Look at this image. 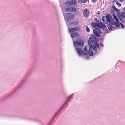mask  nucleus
Returning <instances> with one entry per match:
<instances>
[{"mask_svg":"<svg viewBox=\"0 0 125 125\" xmlns=\"http://www.w3.org/2000/svg\"><path fill=\"white\" fill-rule=\"evenodd\" d=\"M73 43L75 47H80L77 48L76 49V50L79 56H83V55H86L87 54L88 51L87 46H85L83 51L81 50L84 46V42L83 40L80 39L78 41H73Z\"/></svg>","mask_w":125,"mask_h":125,"instance_id":"1","label":"nucleus"},{"mask_svg":"<svg viewBox=\"0 0 125 125\" xmlns=\"http://www.w3.org/2000/svg\"><path fill=\"white\" fill-rule=\"evenodd\" d=\"M102 21L105 24H107L108 22L109 23H111L113 25L115 24V21L112 16L108 14L106 17L103 16L102 18Z\"/></svg>","mask_w":125,"mask_h":125,"instance_id":"2","label":"nucleus"},{"mask_svg":"<svg viewBox=\"0 0 125 125\" xmlns=\"http://www.w3.org/2000/svg\"><path fill=\"white\" fill-rule=\"evenodd\" d=\"M64 17L67 21H69L73 19L74 17V15L71 13H66L64 16Z\"/></svg>","mask_w":125,"mask_h":125,"instance_id":"3","label":"nucleus"},{"mask_svg":"<svg viewBox=\"0 0 125 125\" xmlns=\"http://www.w3.org/2000/svg\"><path fill=\"white\" fill-rule=\"evenodd\" d=\"M65 10L68 12H73L76 11V9L74 7H68L65 9Z\"/></svg>","mask_w":125,"mask_h":125,"instance_id":"4","label":"nucleus"},{"mask_svg":"<svg viewBox=\"0 0 125 125\" xmlns=\"http://www.w3.org/2000/svg\"><path fill=\"white\" fill-rule=\"evenodd\" d=\"M89 12L87 9H85L84 10L83 14L84 16L86 17H87L89 16Z\"/></svg>","mask_w":125,"mask_h":125,"instance_id":"5","label":"nucleus"},{"mask_svg":"<svg viewBox=\"0 0 125 125\" xmlns=\"http://www.w3.org/2000/svg\"><path fill=\"white\" fill-rule=\"evenodd\" d=\"M79 35V33L75 32H73L71 34V37L72 38H74L75 37L78 36Z\"/></svg>","mask_w":125,"mask_h":125,"instance_id":"6","label":"nucleus"},{"mask_svg":"<svg viewBox=\"0 0 125 125\" xmlns=\"http://www.w3.org/2000/svg\"><path fill=\"white\" fill-rule=\"evenodd\" d=\"M79 30L78 27H75L71 28L70 30L69 29V32H72L73 31H77Z\"/></svg>","mask_w":125,"mask_h":125,"instance_id":"7","label":"nucleus"},{"mask_svg":"<svg viewBox=\"0 0 125 125\" xmlns=\"http://www.w3.org/2000/svg\"><path fill=\"white\" fill-rule=\"evenodd\" d=\"M100 22H101L99 20H97L96 21V24L95 25H96L98 27L100 28H102V27L100 24Z\"/></svg>","mask_w":125,"mask_h":125,"instance_id":"8","label":"nucleus"},{"mask_svg":"<svg viewBox=\"0 0 125 125\" xmlns=\"http://www.w3.org/2000/svg\"><path fill=\"white\" fill-rule=\"evenodd\" d=\"M88 54L90 56H93L94 54L91 48V47L89 48V49Z\"/></svg>","mask_w":125,"mask_h":125,"instance_id":"9","label":"nucleus"},{"mask_svg":"<svg viewBox=\"0 0 125 125\" xmlns=\"http://www.w3.org/2000/svg\"><path fill=\"white\" fill-rule=\"evenodd\" d=\"M70 1L72 6H75L77 4V1L76 0H72Z\"/></svg>","mask_w":125,"mask_h":125,"instance_id":"10","label":"nucleus"},{"mask_svg":"<svg viewBox=\"0 0 125 125\" xmlns=\"http://www.w3.org/2000/svg\"><path fill=\"white\" fill-rule=\"evenodd\" d=\"M78 21H73L71 22L69 24L71 25L74 26L76 25H78Z\"/></svg>","mask_w":125,"mask_h":125,"instance_id":"11","label":"nucleus"},{"mask_svg":"<svg viewBox=\"0 0 125 125\" xmlns=\"http://www.w3.org/2000/svg\"><path fill=\"white\" fill-rule=\"evenodd\" d=\"M93 32L94 35L97 37H99L100 36V35L98 33V32L95 30L94 29Z\"/></svg>","mask_w":125,"mask_h":125,"instance_id":"12","label":"nucleus"},{"mask_svg":"<svg viewBox=\"0 0 125 125\" xmlns=\"http://www.w3.org/2000/svg\"><path fill=\"white\" fill-rule=\"evenodd\" d=\"M65 5L66 7L72 6L70 1L66 2L65 3Z\"/></svg>","mask_w":125,"mask_h":125,"instance_id":"13","label":"nucleus"},{"mask_svg":"<svg viewBox=\"0 0 125 125\" xmlns=\"http://www.w3.org/2000/svg\"><path fill=\"white\" fill-rule=\"evenodd\" d=\"M87 0H78V2L79 3H85L86 2Z\"/></svg>","mask_w":125,"mask_h":125,"instance_id":"14","label":"nucleus"},{"mask_svg":"<svg viewBox=\"0 0 125 125\" xmlns=\"http://www.w3.org/2000/svg\"><path fill=\"white\" fill-rule=\"evenodd\" d=\"M112 8L113 9L117 12L118 13L119 11L114 6H113Z\"/></svg>","mask_w":125,"mask_h":125,"instance_id":"15","label":"nucleus"},{"mask_svg":"<svg viewBox=\"0 0 125 125\" xmlns=\"http://www.w3.org/2000/svg\"><path fill=\"white\" fill-rule=\"evenodd\" d=\"M89 39L90 41L92 43L94 44L95 42L94 39L92 37H90L89 38Z\"/></svg>","mask_w":125,"mask_h":125,"instance_id":"16","label":"nucleus"},{"mask_svg":"<svg viewBox=\"0 0 125 125\" xmlns=\"http://www.w3.org/2000/svg\"><path fill=\"white\" fill-rule=\"evenodd\" d=\"M92 48L94 50L96 51L97 50V49L95 46L94 45H93L91 47V48Z\"/></svg>","mask_w":125,"mask_h":125,"instance_id":"17","label":"nucleus"},{"mask_svg":"<svg viewBox=\"0 0 125 125\" xmlns=\"http://www.w3.org/2000/svg\"><path fill=\"white\" fill-rule=\"evenodd\" d=\"M92 38H93L97 42L98 40L97 38L94 35H92Z\"/></svg>","mask_w":125,"mask_h":125,"instance_id":"18","label":"nucleus"},{"mask_svg":"<svg viewBox=\"0 0 125 125\" xmlns=\"http://www.w3.org/2000/svg\"><path fill=\"white\" fill-rule=\"evenodd\" d=\"M120 15L121 17V18L125 17V13L123 12L122 13H121Z\"/></svg>","mask_w":125,"mask_h":125,"instance_id":"19","label":"nucleus"},{"mask_svg":"<svg viewBox=\"0 0 125 125\" xmlns=\"http://www.w3.org/2000/svg\"><path fill=\"white\" fill-rule=\"evenodd\" d=\"M113 16L114 19L116 20V21H118V20L117 18V17L114 14L113 15Z\"/></svg>","mask_w":125,"mask_h":125,"instance_id":"20","label":"nucleus"},{"mask_svg":"<svg viewBox=\"0 0 125 125\" xmlns=\"http://www.w3.org/2000/svg\"><path fill=\"white\" fill-rule=\"evenodd\" d=\"M118 21H116L115 22V26L117 27H118L119 26V24L118 22Z\"/></svg>","mask_w":125,"mask_h":125,"instance_id":"21","label":"nucleus"},{"mask_svg":"<svg viewBox=\"0 0 125 125\" xmlns=\"http://www.w3.org/2000/svg\"><path fill=\"white\" fill-rule=\"evenodd\" d=\"M96 29L98 33L100 34L101 33V30L100 29L98 28H96Z\"/></svg>","mask_w":125,"mask_h":125,"instance_id":"22","label":"nucleus"},{"mask_svg":"<svg viewBox=\"0 0 125 125\" xmlns=\"http://www.w3.org/2000/svg\"><path fill=\"white\" fill-rule=\"evenodd\" d=\"M91 42L90 41V40H88V43L89 45L90 46V47H91L92 45H93L91 44Z\"/></svg>","mask_w":125,"mask_h":125,"instance_id":"23","label":"nucleus"},{"mask_svg":"<svg viewBox=\"0 0 125 125\" xmlns=\"http://www.w3.org/2000/svg\"><path fill=\"white\" fill-rule=\"evenodd\" d=\"M95 44V47L97 48H99V45L97 42H95L94 43Z\"/></svg>","mask_w":125,"mask_h":125,"instance_id":"24","label":"nucleus"},{"mask_svg":"<svg viewBox=\"0 0 125 125\" xmlns=\"http://www.w3.org/2000/svg\"><path fill=\"white\" fill-rule=\"evenodd\" d=\"M107 27L109 30H112V28L110 25H107Z\"/></svg>","mask_w":125,"mask_h":125,"instance_id":"25","label":"nucleus"},{"mask_svg":"<svg viewBox=\"0 0 125 125\" xmlns=\"http://www.w3.org/2000/svg\"><path fill=\"white\" fill-rule=\"evenodd\" d=\"M101 25L102 26V27H103L104 28L105 27V25L104 24H103L101 22Z\"/></svg>","mask_w":125,"mask_h":125,"instance_id":"26","label":"nucleus"},{"mask_svg":"<svg viewBox=\"0 0 125 125\" xmlns=\"http://www.w3.org/2000/svg\"><path fill=\"white\" fill-rule=\"evenodd\" d=\"M86 31L87 32H89L90 31V30L88 28V27L86 26Z\"/></svg>","mask_w":125,"mask_h":125,"instance_id":"27","label":"nucleus"},{"mask_svg":"<svg viewBox=\"0 0 125 125\" xmlns=\"http://www.w3.org/2000/svg\"><path fill=\"white\" fill-rule=\"evenodd\" d=\"M119 20L122 22H124V20L122 18L120 17L119 18Z\"/></svg>","mask_w":125,"mask_h":125,"instance_id":"28","label":"nucleus"},{"mask_svg":"<svg viewBox=\"0 0 125 125\" xmlns=\"http://www.w3.org/2000/svg\"><path fill=\"white\" fill-rule=\"evenodd\" d=\"M119 1L121 3H123L124 4L125 3V1L124 0H119Z\"/></svg>","mask_w":125,"mask_h":125,"instance_id":"29","label":"nucleus"},{"mask_svg":"<svg viewBox=\"0 0 125 125\" xmlns=\"http://www.w3.org/2000/svg\"><path fill=\"white\" fill-rule=\"evenodd\" d=\"M96 24V23H95L94 22H92L91 23V25L93 26H96V25H95Z\"/></svg>","mask_w":125,"mask_h":125,"instance_id":"30","label":"nucleus"},{"mask_svg":"<svg viewBox=\"0 0 125 125\" xmlns=\"http://www.w3.org/2000/svg\"><path fill=\"white\" fill-rule=\"evenodd\" d=\"M116 4L118 5V7H119L121 5V4L119 3L118 1H116Z\"/></svg>","mask_w":125,"mask_h":125,"instance_id":"31","label":"nucleus"},{"mask_svg":"<svg viewBox=\"0 0 125 125\" xmlns=\"http://www.w3.org/2000/svg\"><path fill=\"white\" fill-rule=\"evenodd\" d=\"M70 98H69V97H68L67 100L66 101L67 102H70Z\"/></svg>","mask_w":125,"mask_h":125,"instance_id":"32","label":"nucleus"},{"mask_svg":"<svg viewBox=\"0 0 125 125\" xmlns=\"http://www.w3.org/2000/svg\"><path fill=\"white\" fill-rule=\"evenodd\" d=\"M68 102H67V101L64 104V105H67L68 104V103H67Z\"/></svg>","mask_w":125,"mask_h":125,"instance_id":"33","label":"nucleus"},{"mask_svg":"<svg viewBox=\"0 0 125 125\" xmlns=\"http://www.w3.org/2000/svg\"><path fill=\"white\" fill-rule=\"evenodd\" d=\"M120 25L123 28H124V27L123 25L122 24L120 23Z\"/></svg>","mask_w":125,"mask_h":125,"instance_id":"34","label":"nucleus"},{"mask_svg":"<svg viewBox=\"0 0 125 125\" xmlns=\"http://www.w3.org/2000/svg\"><path fill=\"white\" fill-rule=\"evenodd\" d=\"M100 45L102 47H103L104 46V45L103 44H102L101 43H100Z\"/></svg>","mask_w":125,"mask_h":125,"instance_id":"35","label":"nucleus"},{"mask_svg":"<svg viewBox=\"0 0 125 125\" xmlns=\"http://www.w3.org/2000/svg\"><path fill=\"white\" fill-rule=\"evenodd\" d=\"M73 95V94H71V95H70L68 97H69L70 98H72V96Z\"/></svg>","mask_w":125,"mask_h":125,"instance_id":"36","label":"nucleus"},{"mask_svg":"<svg viewBox=\"0 0 125 125\" xmlns=\"http://www.w3.org/2000/svg\"><path fill=\"white\" fill-rule=\"evenodd\" d=\"M92 0L94 2H95L96 1V0Z\"/></svg>","mask_w":125,"mask_h":125,"instance_id":"37","label":"nucleus"},{"mask_svg":"<svg viewBox=\"0 0 125 125\" xmlns=\"http://www.w3.org/2000/svg\"><path fill=\"white\" fill-rule=\"evenodd\" d=\"M100 13V11H98V12L97 13V14H99Z\"/></svg>","mask_w":125,"mask_h":125,"instance_id":"38","label":"nucleus"},{"mask_svg":"<svg viewBox=\"0 0 125 125\" xmlns=\"http://www.w3.org/2000/svg\"><path fill=\"white\" fill-rule=\"evenodd\" d=\"M123 10H125V7L123 8Z\"/></svg>","mask_w":125,"mask_h":125,"instance_id":"39","label":"nucleus"},{"mask_svg":"<svg viewBox=\"0 0 125 125\" xmlns=\"http://www.w3.org/2000/svg\"><path fill=\"white\" fill-rule=\"evenodd\" d=\"M96 19L97 20V19H96V18H95V20H96Z\"/></svg>","mask_w":125,"mask_h":125,"instance_id":"40","label":"nucleus"}]
</instances>
